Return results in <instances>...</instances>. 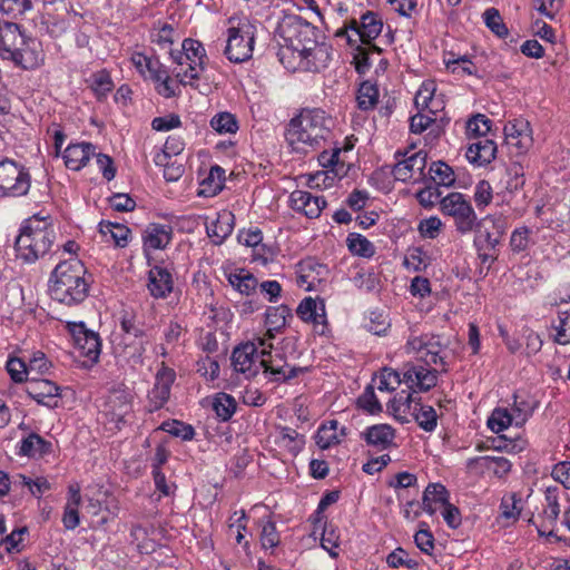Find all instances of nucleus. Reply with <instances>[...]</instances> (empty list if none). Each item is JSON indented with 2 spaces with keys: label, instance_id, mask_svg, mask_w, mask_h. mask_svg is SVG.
Segmentation results:
<instances>
[{
  "label": "nucleus",
  "instance_id": "f257e3e1",
  "mask_svg": "<svg viewBox=\"0 0 570 570\" xmlns=\"http://www.w3.org/2000/svg\"><path fill=\"white\" fill-rule=\"evenodd\" d=\"M333 119L320 108L302 109L287 125L285 138L293 150L307 154L327 139Z\"/></svg>",
  "mask_w": 570,
  "mask_h": 570
},
{
  "label": "nucleus",
  "instance_id": "f03ea898",
  "mask_svg": "<svg viewBox=\"0 0 570 570\" xmlns=\"http://www.w3.org/2000/svg\"><path fill=\"white\" fill-rule=\"evenodd\" d=\"M86 273L85 265L77 257L60 262L50 276L51 297L69 306L83 302L89 293Z\"/></svg>",
  "mask_w": 570,
  "mask_h": 570
},
{
  "label": "nucleus",
  "instance_id": "7ed1b4c3",
  "mask_svg": "<svg viewBox=\"0 0 570 570\" xmlns=\"http://www.w3.org/2000/svg\"><path fill=\"white\" fill-rule=\"evenodd\" d=\"M0 57L22 69H35L43 61L41 43L12 22L0 23Z\"/></svg>",
  "mask_w": 570,
  "mask_h": 570
},
{
  "label": "nucleus",
  "instance_id": "20e7f679",
  "mask_svg": "<svg viewBox=\"0 0 570 570\" xmlns=\"http://www.w3.org/2000/svg\"><path fill=\"white\" fill-rule=\"evenodd\" d=\"M57 234L46 217L32 216L24 220L16 238L17 256L26 263H35L50 253Z\"/></svg>",
  "mask_w": 570,
  "mask_h": 570
},
{
  "label": "nucleus",
  "instance_id": "39448f33",
  "mask_svg": "<svg viewBox=\"0 0 570 570\" xmlns=\"http://www.w3.org/2000/svg\"><path fill=\"white\" fill-rule=\"evenodd\" d=\"M281 36L284 43L279 48L278 57L284 67L286 60L296 59V53H302L318 42L315 28L301 19H294L281 26Z\"/></svg>",
  "mask_w": 570,
  "mask_h": 570
},
{
  "label": "nucleus",
  "instance_id": "423d86ee",
  "mask_svg": "<svg viewBox=\"0 0 570 570\" xmlns=\"http://www.w3.org/2000/svg\"><path fill=\"white\" fill-rule=\"evenodd\" d=\"M169 55L176 63L188 65L184 72L177 73L183 85H191V81L199 79L200 73L205 70L207 55L203 43L198 40L186 38L181 43V50L175 51L169 48Z\"/></svg>",
  "mask_w": 570,
  "mask_h": 570
},
{
  "label": "nucleus",
  "instance_id": "0eeeda50",
  "mask_svg": "<svg viewBox=\"0 0 570 570\" xmlns=\"http://www.w3.org/2000/svg\"><path fill=\"white\" fill-rule=\"evenodd\" d=\"M31 175L22 164L10 158L0 159V200L27 196Z\"/></svg>",
  "mask_w": 570,
  "mask_h": 570
},
{
  "label": "nucleus",
  "instance_id": "6e6552de",
  "mask_svg": "<svg viewBox=\"0 0 570 570\" xmlns=\"http://www.w3.org/2000/svg\"><path fill=\"white\" fill-rule=\"evenodd\" d=\"M440 206L444 215L453 218L454 226L461 234L470 233L480 225L471 203L461 193H450L442 198Z\"/></svg>",
  "mask_w": 570,
  "mask_h": 570
},
{
  "label": "nucleus",
  "instance_id": "1a4fd4ad",
  "mask_svg": "<svg viewBox=\"0 0 570 570\" xmlns=\"http://www.w3.org/2000/svg\"><path fill=\"white\" fill-rule=\"evenodd\" d=\"M255 43V27L249 22H242L227 30V41L224 53L227 59L240 63L253 56Z\"/></svg>",
  "mask_w": 570,
  "mask_h": 570
},
{
  "label": "nucleus",
  "instance_id": "9d476101",
  "mask_svg": "<svg viewBox=\"0 0 570 570\" xmlns=\"http://www.w3.org/2000/svg\"><path fill=\"white\" fill-rule=\"evenodd\" d=\"M296 59L286 60L285 68L291 71L318 72L328 66L331 49L326 43H315L302 53H296Z\"/></svg>",
  "mask_w": 570,
  "mask_h": 570
},
{
  "label": "nucleus",
  "instance_id": "9b49d317",
  "mask_svg": "<svg viewBox=\"0 0 570 570\" xmlns=\"http://www.w3.org/2000/svg\"><path fill=\"white\" fill-rule=\"evenodd\" d=\"M396 164L392 169V174L396 180L403 183H420L424 179V169L426 167L428 155L423 150H419L409 155V151L401 154L397 151L395 157Z\"/></svg>",
  "mask_w": 570,
  "mask_h": 570
},
{
  "label": "nucleus",
  "instance_id": "f8f14e48",
  "mask_svg": "<svg viewBox=\"0 0 570 570\" xmlns=\"http://www.w3.org/2000/svg\"><path fill=\"white\" fill-rule=\"evenodd\" d=\"M394 412H409L414 416L417 425L425 432H433L438 425V414L431 405L414 402L411 394L405 397H394L392 401Z\"/></svg>",
  "mask_w": 570,
  "mask_h": 570
},
{
  "label": "nucleus",
  "instance_id": "ddd939ff",
  "mask_svg": "<svg viewBox=\"0 0 570 570\" xmlns=\"http://www.w3.org/2000/svg\"><path fill=\"white\" fill-rule=\"evenodd\" d=\"M67 327L72 337L73 345L79 351L80 355L87 357L91 363H96L101 352L99 335L86 328L82 322L68 323Z\"/></svg>",
  "mask_w": 570,
  "mask_h": 570
},
{
  "label": "nucleus",
  "instance_id": "4468645a",
  "mask_svg": "<svg viewBox=\"0 0 570 570\" xmlns=\"http://www.w3.org/2000/svg\"><path fill=\"white\" fill-rule=\"evenodd\" d=\"M261 350L257 343L252 341L238 345L232 354V364L236 372L245 375L246 379L254 377L261 370Z\"/></svg>",
  "mask_w": 570,
  "mask_h": 570
},
{
  "label": "nucleus",
  "instance_id": "2eb2a0df",
  "mask_svg": "<svg viewBox=\"0 0 570 570\" xmlns=\"http://www.w3.org/2000/svg\"><path fill=\"white\" fill-rule=\"evenodd\" d=\"M406 347L419 355L428 365L442 364L443 357L440 355L444 343L438 335L423 334L420 336H411L407 340Z\"/></svg>",
  "mask_w": 570,
  "mask_h": 570
},
{
  "label": "nucleus",
  "instance_id": "dca6fc26",
  "mask_svg": "<svg viewBox=\"0 0 570 570\" xmlns=\"http://www.w3.org/2000/svg\"><path fill=\"white\" fill-rule=\"evenodd\" d=\"M259 365L264 376L276 383L287 382L304 372L302 367H291L283 357L273 356L272 351H269V355L261 354Z\"/></svg>",
  "mask_w": 570,
  "mask_h": 570
},
{
  "label": "nucleus",
  "instance_id": "f3484780",
  "mask_svg": "<svg viewBox=\"0 0 570 570\" xmlns=\"http://www.w3.org/2000/svg\"><path fill=\"white\" fill-rule=\"evenodd\" d=\"M174 381L175 372L173 370L163 367L158 371L155 384L148 393L149 412H155L167 403Z\"/></svg>",
  "mask_w": 570,
  "mask_h": 570
},
{
  "label": "nucleus",
  "instance_id": "a211bd4d",
  "mask_svg": "<svg viewBox=\"0 0 570 570\" xmlns=\"http://www.w3.org/2000/svg\"><path fill=\"white\" fill-rule=\"evenodd\" d=\"M29 397L38 404L49 409L58 406L60 397V387L49 380L30 379L26 386Z\"/></svg>",
  "mask_w": 570,
  "mask_h": 570
},
{
  "label": "nucleus",
  "instance_id": "6ab92c4d",
  "mask_svg": "<svg viewBox=\"0 0 570 570\" xmlns=\"http://www.w3.org/2000/svg\"><path fill=\"white\" fill-rule=\"evenodd\" d=\"M438 373L423 365L405 364L403 366V383L413 391H429L436 385Z\"/></svg>",
  "mask_w": 570,
  "mask_h": 570
},
{
  "label": "nucleus",
  "instance_id": "aec40b11",
  "mask_svg": "<svg viewBox=\"0 0 570 570\" xmlns=\"http://www.w3.org/2000/svg\"><path fill=\"white\" fill-rule=\"evenodd\" d=\"M382 28V21L379 19L377 14L372 11H367L361 17L360 24L357 21L353 20L350 26V29L355 32L361 42L370 45V49L377 53H381V49L375 45H371V42L379 37Z\"/></svg>",
  "mask_w": 570,
  "mask_h": 570
},
{
  "label": "nucleus",
  "instance_id": "412c9836",
  "mask_svg": "<svg viewBox=\"0 0 570 570\" xmlns=\"http://www.w3.org/2000/svg\"><path fill=\"white\" fill-rule=\"evenodd\" d=\"M289 204L295 212L303 213L308 218H317L325 208L326 200L306 190H294L289 196Z\"/></svg>",
  "mask_w": 570,
  "mask_h": 570
},
{
  "label": "nucleus",
  "instance_id": "4be33fe9",
  "mask_svg": "<svg viewBox=\"0 0 570 570\" xmlns=\"http://www.w3.org/2000/svg\"><path fill=\"white\" fill-rule=\"evenodd\" d=\"M395 436V430L389 424H374L367 426L361 433V439L368 446H373L377 451H385L396 446Z\"/></svg>",
  "mask_w": 570,
  "mask_h": 570
},
{
  "label": "nucleus",
  "instance_id": "5701e85b",
  "mask_svg": "<svg viewBox=\"0 0 570 570\" xmlns=\"http://www.w3.org/2000/svg\"><path fill=\"white\" fill-rule=\"evenodd\" d=\"M505 140L519 153H524L532 144L529 122L524 119H514L504 126Z\"/></svg>",
  "mask_w": 570,
  "mask_h": 570
},
{
  "label": "nucleus",
  "instance_id": "b1692460",
  "mask_svg": "<svg viewBox=\"0 0 570 570\" xmlns=\"http://www.w3.org/2000/svg\"><path fill=\"white\" fill-rule=\"evenodd\" d=\"M327 274L326 266L312 259L301 262L296 272V283L305 291H314Z\"/></svg>",
  "mask_w": 570,
  "mask_h": 570
},
{
  "label": "nucleus",
  "instance_id": "393cba45",
  "mask_svg": "<svg viewBox=\"0 0 570 570\" xmlns=\"http://www.w3.org/2000/svg\"><path fill=\"white\" fill-rule=\"evenodd\" d=\"M148 291L155 298L167 297L174 288L171 273L163 266H154L148 273Z\"/></svg>",
  "mask_w": 570,
  "mask_h": 570
},
{
  "label": "nucleus",
  "instance_id": "a878e982",
  "mask_svg": "<svg viewBox=\"0 0 570 570\" xmlns=\"http://www.w3.org/2000/svg\"><path fill=\"white\" fill-rule=\"evenodd\" d=\"M96 155V147L90 142L70 144L63 151V160L67 168L80 170Z\"/></svg>",
  "mask_w": 570,
  "mask_h": 570
},
{
  "label": "nucleus",
  "instance_id": "bb28decb",
  "mask_svg": "<svg viewBox=\"0 0 570 570\" xmlns=\"http://www.w3.org/2000/svg\"><path fill=\"white\" fill-rule=\"evenodd\" d=\"M497 154V145L489 138H480L471 142L466 149V159L475 166H484L490 164Z\"/></svg>",
  "mask_w": 570,
  "mask_h": 570
},
{
  "label": "nucleus",
  "instance_id": "cd10ccee",
  "mask_svg": "<svg viewBox=\"0 0 570 570\" xmlns=\"http://www.w3.org/2000/svg\"><path fill=\"white\" fill-rule=\"evenodd\" d=\"M52 452V443L37 433H29L19 442L18 454L31 459H40Z\"/></svg>",
  "mask_w": 570,
  "mask_h": 570
},
{
  "label": "nucleus",
  "instance_id": "c85d7f7f",
  "mask_svg": "<svg viewBox=\"0 0 570 570\" xmlns=\"http://www.w3.org/2000/svg\"><path fill=\"white\" fill-rule=\"evenodd\" d=\"M173 232L167 225L150 224L144 232V249L158 250L164 249L171 242Z\"/></svg>",
  "mask_w": 570,
  "mask_h": 570
},
{
  "label": "nucleus",
  "instance_id": "c756f323",
  "mask_svg": "<svg viewBox=\"0 0 570 570\" xmlns=\"http://www.w3.org/2000/svg\"><path fill=\"white\" fill-rule=\"evenodd\" d=\"M235 217L233 213L224 210L217 218L206 224V233L215 245H220L234 230Z\"/></svg>",
  "mask_w": 570,
  "mask_h": 570
},
{
  "label": "nucleus",
  "instance_id": "7c9ffc66",
  "mask_svg": "<svg viewBox=\"0 0 570 570\" xmlns=\"http://www.w3.org/2000/svg\"><path fill=\"white\" fill-rule=\"evenodd\" d=\"M449 502V492L440 483H430L422 498V509L430 515H433L439 509Z\"/></svg>",
  "mask_w": 570,
  "mask_h": 570
},
{
  "label": "nucleus",
  "instance_id": "2f4dec72",
  "mask_svg": "<svg viewBox=\"0 0 570 570\" xmlns=\"http://www.w3.org/2000/svg\"><path fill=\"white\" fill-rule=\"evenodd\" d=\"M151 79L157 83V91L159 95L170 98L176 95L173 81L165 66L159 60L154 59L146 71V78Z\"/></svg>",
  "mask_w": 570,
  "mask_h": 570
},
{
  "label": "nucleus",
  "instance_id": "473e14b6",
  "mask_svg": "<svg viewBox=\"0 0 570 570\" xmlns=\"http://www.w3.org/2000/svg\"><path fill=\"white\" fill-rule=\"evenodd\" d=\"M275 444L286 450L292 455H297L305 444V439L295 429L278 426L275 435Z\"/></svg>",
  "mask_w": 570,
  "mask_h": 570
},
{
  "label": "nucleus",
  "instance_id": "72a5a7b5",
  "mask_svg": "<svg viewBox=\"0 0 570 570\" xmlns=\"http://www.w3.org/2000/svg\"><path fill=\"white\" fill-rule=\"evenodd\" d=\"M344 435L345 428H342L338 433V422L336 420H332L318 428L315 440L320 449L327 450L333 445L338 444Z\"/></svg>",
  "mask_w": 570,
  "mask_h": 570
},
{
  "label": "nucleus",
  "instance_id": "f704fd0d",
  "mask_svg": "<svg viewBox=\"0 0 570 570\" xmlns=\"http://www.w3.org/2000/svg\"><path fill=\"white\" fill-rule=\"evenodd\" d=\"M227 279L235 291L246 296L255 293L258 286L257 278L245 268H238L229 273Z\"/></svg>",
  "mask_w": 570,
  "mask_h": 570
},
{
  "label": "nucleus",
  "instance_id": "c9c22d12",
  "mask_svg": "<svg viewBox=\"0 0 570 570\" xmlns=\"http://www.w3.org/2000/svg\"><path fill=\"white\" fill-rule=\"evenodd\" d=\"M560 489L558 487H548L544 491L546 505L543 508L541 518V528L553 525L560 515L559 504Z\"/></svg>",
  "mask_w": 570,
  "mask_h": 570
},
{
  "label": "nucleus",
  "instance_id": "e433bc0d",
  "mask_svg": "<svg viewBox=\"0 0 570 570\" xmlns=\"http://www.w3.org/2000/svg\"><path fill=\"white\" fill-rule=\"evenodd\" d=\"M410 130L413 134L420 135L428 130V137L432 140L436 139L442 130L435 118L419 111L410 119Z\"/></svg>",
  "mask_w": 570,
  "mask_h": 570
},
{
  "label": "nucleus",
  "instance_id": "4c0bfd02",
  "mask_svg": "<svg viewBox=\"0 0 570 570\" xmlns=\"http://www.w3.org/2000/svg\"><path fill=\"white\" fill-rule=\"evenodd\" d=\"M81 501L79 488H69V498L65 508L62 522L66 529L73 530L79 525V512L78 507Z\"/></svg>",
  "mask_w": 570,
  "mask_h": 570
},
{
  "label": "nucleus",
  "instance_id": "58836bf2",
  "mask_svg": "<svg viewBox=\"0 0 570 570\" xmlns=\"http://www.w3.org/2000/svg\"><path fill=\"white\" fill-rule=\"evenodd\" d=\"M224 169L219 166L210 168L208 176L202 181L199 195L215 196L223 189L224 185Z\"/></svg>",
  "mask_w": 570,
  "mask_h": 570
},
{
  "label": "nucleus",
  "instance_id": "ea45409f",
  "mask_svg": "<svg viewBox=\"0 0 570 570\" xmlns=\"http://www.w3.org/2000/svg\"><path fill=\"white\" fill-rule=\"evenodd\" d=\"M513 414L509 407L499 406L495 407L490 417L488 419V428L499 434L507 430L509 426L514 425Z\"/></svg>",
  "mask_w": 570,
  "mask_h": 570
},
{
  "label": "nucleus",
  "instance_id": "a19ab883",
  "mask_svg": "<svg viewBox=\"0 0 570 570\" xmlns=\"http://www.w3.org/2000/svg\"><path fill=\"white\" fill-rule=\"evenodd\" d=\"M99 230L104 236H110L116 246H127L130 235V229L127 226L111 222H101L99 224Z\"/></svg>",
  "mask_w": 570,
  "mask_h": 570
},
{
  "label": "nucleus",
  "instance_id": "79ce46f5",
  "mask_svg": "<svg viewBox=\"0 0 570 570\" xmlns=\"http://www.w3.org/2000/svg\"><path fill=\"white\" fill-rule=\"evenodd\" d=\"M348 250L357 256L370 258L375 254L374 245L363 235L357 233L348 234L346 238Z\"/></svg>",
  "mask_w": 570,
  "mask_h": 570
},
{
  "label": "nucleus",
  "instance_id": "37998d69",
  "mask_svg": "<svg viewBox=\"0 0 570 570\" xmlns=\"http://www.w3.org/2000/svg\"><path fill=\"white\" fill-rule=\"evenodd\" d=\"M356 100L357 107L361 110L366 111L373 109L379 101V89L376 85L364 81L357 90Z\"/></svg>",
  "mask_w": 570,
  "mask_h": 570
},
{
  "label": "nucleus",
  "instance_id": "c03bdc74",
  "mask_svg": "<svg viewBox=\"0 0 570 570\" xmlns=\"http://www.w3.org/2000/svg\"><path fill=\"white\" fill-rule=\"evenodd\" d=\"M289 316H292L291 308L286 305L268 307L265 313V326H271L272 331H282Z\"/></svg>",
  "mask_w": 570,
  "mask_h": 570
},
{
  "label": "nucleus",
  "instance_id": "a18cd8bd",
  "mask_svg": "<svg viewBox=\"0 0 570 570\" xmlns=\"http://www.w3.org/2000/svg\"><path fill=\"white\" fill-rule=\"evenodd\" d=\"M431 179L439 186H452L455 181L453 169L445 163L434 161L429 169Z\"/></svg>",
  "mask_w": 570,
  "mask_h": 570
},
{
  "label": "nucleus",
  "instance_id": "49530a36",
  "mask_svg": "<svg viewBox=\"0 0 570 570\" xmlns=\"http://www.w3.org/2000/svg\"><path fill=\"white\" fill-rule=\"evenodd\" d=\"M431 258L421 247H412L410 248L403 261V265L406 269L412 272H421L426 269L430 265Z\"/></svg>",
  "mask_w": 570,
  "mask_h": 570
},
{
  "label": "nucleus",
  "instance_id": "de8ad7c7",
  "mask_svg": "<svg viewBox=\"0 0 570 570\" xmlns=\"http://www.w3.org/2000/svg\"><path fill=\"white\" fill-rule=\"evenodd\" d=\"M213 410L222 421H228L236 410L235 399L227 393H217L213 401Z\"/></svg>",
  "mask_w": 570,
  "mask_h": 570
},
{
  "label": "nucleus",
  "instance_id": "09e8293b",
  "mask_svg": "<svg viewBox=\"0 0 570 570\" xmlns=\"http://www.w3.org/2000/svg\"><path fill=\"white\" fill-rule=\"evenodd\" d=\"M513 414L514 425L521 428L532 416L534 406L527 400L521 399L519 395H513V404L510 409Z\"/></svg>",
  "mask_w": 570,
  "mask_h": 570
},
{
  "label": "nucleus",
  "instance_id": "8fccbe9b",
  "mask_svg": "<svg viewBox=\"0 0 570 570\" xmlns=\"http://www.w3.org/2000/svg\"><path fill=\"white\" fill-rule=\"evenodd\" d=\"M109 406L111 409L112 420L125 422L126 416L131 412L129 396L125 393H118L110 397Z\"/></svg>",
  "mask_w": 570,
  "mask_h": 570
},
{
  "label": "nucleus",
  "instance_id": "3c124183",
  "mask_svg": "<svg viewBox=\"0 0 570 570\" xmlns=\"http://www.w3.org/2000/svg\"><path fill=\"white\" fill-rule=\"evenodd\" d=\"M90 87L98 99L105 98L114 88V82L108 71L99 70L90 77Z\"/></svg>",
  "mask_w": 570,
  "mask_h": 570
},
{
  "label": "nucleus",
  "instance_id": "603ef678",
  "mask_svg": "<svg viewBox=\"0 0 570 570\" xmlns=\"http://www.w3.org/2000/svg\"><path fill=\"white\" fill-rule=\"evenodd\" d=\"M210 127L218 134H235L238 130V124L230 112H219L210 119Z\"/></svg>",
  "mask_w": 570,
  "mask_h": 570
},
{
  "label": "nucleus",
  "instance_id": "864d4df0",
  "mask_svg": "<svg viewBox=\"0 0 570 570\" xmlns=\"http://www.w3.org/2000/svg\"><path fill=\"white\" fill-rule=\"evenodd\" d=\"M160 430L173 436L180 438L184 441L193 440L195 436V431L191 425L177 420L163 422Z\"/></svg>",
  "mask_w": 570,
  "mask_h": 570
},
{
  "label": "nucleus",
  "instance_id": "5fc2aeb1",
  "mask_svg": "<svg viewBox=\"0 0 570 570\" xmlns=\"http://www.w3.org/2000/svg\"><path fill=\"white\" fill-rule=\"evenodd\" d=\"M403 383V372L399 373L392 368H383L379 376L377 389L381 392H392Z\"/></svg>",
  "mask_w": 570,
  "mask_h": 570
},
{
  "label": "nucleus",
  "instance_id": "6e6d98bb",
  "mask_svg": "<svg viewBox=\"0 0 570 570\" xmlns=\"http://www.w3.org/2000/svg\"><path fill=\"white\" fill-rule=\"evenodd\" d=\"M491 129V120L484 115L478 114L472 117L466 124V131L470 136L478 139L487 138L485 135Z\"/></svg>",
  "mask_w": 570,
  "mask_h": 570
},
{
  "label": "nucleus",
  "instance_id": "4d7b16f0",
  "mask_svg": "<svg viewBox=\"0 0 570 570\" xmlns=\"http://www.w3.org/2000/svg\"><path fill=\"white\" fill-rule=\"evenodd\" d=\"M483 18L487 27L499 38H504L508 36V28L503 23L502 18L497 9H487L483 13Z\"/></svg>",
  "mask_w": 570,
  "mask_h": 570
},
{
  "label": "nucleus",
  "instance_id": "13d9d810",
  "mask_svg": "<svg viewBox=\"0 0 570 570\" xmlns=\"http://www.w3.org/2000/svg\"><path fill=\"white\" fill-rule=\"evenodd\" d=\"M479 460L487 462L488 468L492 469L493 472L499 476L505 475L511 470L510 461L502 456H500V458H491V456L473 458L468 461V466L471 468Z\"/></svg>",
  "mask_w": 570,
  "mask_h": 570
},
{
  "label": "nucleus",
  "instance_id": "bf43d9fd",
  "mask_svg": "<svg viewBox=\"0 0 570 570\" xmlns=\"http://www.w3.org/2000/svg\"><path fill=\"white\" fill-rule=\"evenodd\" d=\"M507 176H508V179L505 181V188L510 193H514L523 187L524 181H525L524 170L520 164H518V163L511 164L507 169Z\"/></svg>",
  "mask_w": 570,
  "mask_h": 570
},
{
  "label": "nucleus",
  "instance_id": "052dcab7",
  "mask_svg": "<svg viewBox=\"0 0 570 570\" xmlns=\"http://www.w3.org/2000/svg\"><path fill=\"white\" fill-rule=\"evenodd\" d=\"M120 326L126 335H131L136 338H142L145 332L136 322V315L130 311H122L120 315Z\"/></svg>",
  "mask_w": 570,
  "mask_h": 570
},
{
  "label": "nucleus",
  "instance_id": "680f3d73",
  "mask_svg": "<svg viewBox=\"0 0 570 570\" xmlns=\"http://www.w3.org/2000/svg\"><path fill=\"white\" fill-rule=\"evenodd\" d=\"M554 330L557 331L554 342L561 345L570 344V311L559 313Z\"/></svg>",
  "mask_w": 570,
  "mask_h": 570
},
{
  "label": "nucleus",
  "instance_id": "e2e57ef3",
  "mask_svg": "<svg viewBox=\"0 0 570 570\" xmlns=\"http://www.w3.org/2000/svg\"><path fill=\"white\" fill-rule=\"evenodd\" d=\"M446 68L453 73L474 75L476 68L474 63L466 57L460 56L456 59L445 61Z\"/></svg>",
  "mask_w": 570,
  "mask_h": 570
},
{
  "label": "nucleus",
  "instance_id": "0e129e2a",
  "mask_svg": "<svg viewBox=\"0 0 570 570\" xmlns=\"http://www.w3.org/2000/svg\"><path fill=\"white\" fill-rule=\"evenodd\" d=\"M365 327L375 335H382L390 327V323L383 313L370 312L368 322L365 324Z\"/></svg>",
  "mask_w": 570,
  "mask_h": 570
},
{
  "label": "nucleus",
  "instance_id": "69168bd1",
  "mask_svg": "<svg viewBox=\"0 0 570 570\" xmlns=\"http://www.w3.org/2000/svg\"><path fill=\"white\" fill-rule=\"evenodd\" d=\"M30 8V0H0V11L13 17L23 14Z\"/></svg>",
  "mask_w": 570,
  "mask_h": 570
},
{
  "label": "nucleus",
  "instance_id": "338daca9",
  "mask_svg": "<svg viewBox=\"0 0 570 570\" xmlns=\"http://www.w3.org/2000/svg\"><path fill=\"white\" fill-rule=\"evenodd\" d=\"M297 315L306 322H317L318 307L315 299L312 297L304 298L297 309Z\"/></svg>",
  "mask_w": 570,
  "mask_h": 570
},
{
  "label": "nucleus",
  "instance_id": "774afa93",
  "mask_svg": "<svg viewBox=\"0 0 570 570\" xmlns=\"http://www.w3.org/2000/svg\"><path fill=\"white\" fill-rule=\"evenodd\" d=\"M7 371L16 383H21L27 380V375L29 374L28 366L20 358H10L7 362Z\"/></svg>",
  "mask_w": 570,
  "mask_h": 570
}]
</instances>
